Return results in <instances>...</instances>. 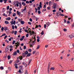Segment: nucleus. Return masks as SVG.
Segmentation results:
<instances>
[{
	"label": "nucleus",
	"instance_id": "1",
	"mask_svg": "<svg viewBox=\"0 0 74 74\" xmlns=\"http://www.w3.org/2000/svg\"><path fill=\"white\" fill-rule=\"evenodd\" d=\"M9 49H10L9 46H8L7 47L5 48V51L6 52H8V51H9Z\"/></svg>",
	"mask_w": 74,
	"mask_h": 74
},
{
	"label": "nucleus",
	"instance_id": "2",
	"mask_svg": "<svg viewBox=\"0 0 74 74\" xmlns=\"http://www.w3.org/2000/svg\"><path fill=\"white\" fill-rule=\"evenodd\" d=\"M27 10V8L26 7H25L23 9H21V11H22L21 12H23L24 11H25V10Z\"/></svg>",
	"mask_w": 74,
	"mask_h": 74
},
{
	"label": "nucleus",
	"instance_id": "3",
	"mask_svg": "<svg viewBox=\"0 0 74 74\" xmlns=\"http://www.w3.org/2000/svg\"><path fill=\"white\" fill-rule=\"evenodd\" d=\"M54 5L53 6V8L54 9H56V3H54L53 4Z\"/></svg>",
	"mask_w": 74,
	"mask_h": 74
},
{
	"label": "nucleus",
	"instance_id": "4",
	"mask_svg": "<svg viewBox=\"0 0 74 74\" xmlns=\"http://www.w3.org/2000/svg\"><path fill=\"white\" fill-rule=\"evenodd\" d=\"M17 14L19 16H21V12H19V11H17Z\"/></svg>",
	"mask_w": 74,
	"mask_h": 74
},
{
	"label": "nucleus",
	"instance_id": "5",
	"mask_svg": "<svg viewBox=\"0 0 74 74\" xmlns=\"http://www.w3.org/2000/svg\"><path fill=\"white\" fill-rule=\"evenodd\" d=\"M69 37L70 38H73L74 37V35L73 34H72L71 35H70L69 36Z\"/></svg>",
	"mask_w": 74,
	"mask_h": 74
},
{
	"label": "nucleus",
	"instance_id": "6",
	"mask_svg": "<svg viewBox=\"0 0 74 74\" xmlns=\"http://www.w3.org/2000/svg\"><path fill=\"white\" fill-rule=\"evenodd\" d=\"M13 56H15V55H17V53L16 51H14L13 52Z\"/></svg>",
	"mask_w": 74,
	"mask_h": 74
},
{
	"label": "nucleus",
	"instance_id": "7",
	"mask_svg": "<svg viewBox=\"0 0 74 74\" xmlns=\"http://www.w3.org/2000/svg\"><path fill=\"white\" fill-rule=\"evenodd\" d=\"M14 66H15V67L17 69L18 68V64H14Z\"/></svg>",
	"mask_w": 74,
	"mask_h": 74
},
{
	"label": "nucleus",
	"instance_id": "8",
	"mask_svg": "<svg viewBox=\"0 0 74 74\" xmlns=\"http://www.w3.org/2000/svg\"><path fill=\"white\" fill-rule=\"evenodd\" d=\"M21 23L22 25H24V24H25V22L21 21Z\"/></svg>",
	"mask_w": 74,
	"mask_h": 74
},
{
	"label": "nucleus",
	"instance_id": "9",
	"mask_svg": "<svg viewBox=\"0 0 74 74\" xmlns=\"http://www.w3.org/2000/svg\"><path fill=\"white\" fill-rule=\"evenodd\" d=\"M35 41H36V40H35L32 41V45H34V44H35Z\"/></svg>",
	"mask_w": 74,
	"mask_h": 74
},
{
	"label": "nucleus",
	"instance_id": "10",
	"mask_svg": "<svg viewBox=\"0 0 74 74\" xmlns=\"http://www.w3.org/2000/svg\"><path fill=\"white\" fill-rule=\"evenodd\" d=\"M19 8H21V7H22V4H21V3H19Z\"/></svg>",
	"mask_w": 74,
	"mask_h": 74
},
{
	"label": "nucleus",
	"instance_id": "11",
	"mask_svg": "<svg viewBox=\"0 0 74 74\" xmlns=\"http://www.w3.org/2000/svg\"><path fill=\"white\" fill-rule=\"evenodd\" d=\"M5 23L6 24V25H7V24H8L9 23V22L8 21H5Z\"/></svg>",
	"mask_w": 74,
	"mask_h": 74
},
{
	"label": "nucleus",
	"instance_id": "12",
	"mask_svg": "<svg viewBox=\"0 0 74 74\" xmlns=\"http://www.w3.org/2000/svg\"><path fill=\"white\" fill-rule=\"evenodd\" d=\"M22 5H23V6H25V5H26V4H25V2H22Z\"/></svg>",
	"mask_w": 74,
	"mask_h": 74
},
{
	"label": "nucleus",
	"instance_id": "13",
	"mask_svg": "<svg viewBox=\"0 0 74 74\" xmlns=\"http://www.w3.org/2000/svg\"><path fill=\"white\" fill-rule=\"evenodd\" d=\"M8 29V28L7 27H4V30H5V31H6Z\"/></svg>",
	"mask_w": 74,
	"mask_h": 74
},
{
	"label": "nucleus",
	"instance_id": "14",
	"mask_svg": "<svg viewBox=\"0 0 74 74\" xmlns=\"http://www.w3.org/2000/svg\"><path fill=\"white\" fill-rule=\"evenodd\" d=\"M6 20H7V21H10V20H11V18L10 17H9L8 18H6Z\"/></svg>",
	"mask_w": 74,
	"mask_h": 74
},
{
	"label": "nucleus",
	"instance_id": "15",
	"mask_svg": "<svg viewBox=\"0 0 74 74\" xmlns=\"http://www.w3.org/2000/svg\"><path fill=\"white\" fill-rule=\"evenodd\" d=\"M32 61V60L30 59L29 60V63L28 64V65H29L30 64V63H31V62Z\"/></svg>",
	"mask_w": 74,
	"mask_h": 74
},
{
	"label": "nucleus",
	"instance_id": "16",
	"mask_svg": "<svg viewBox=\"0 0 74 74\" xmlns=\"http://www.w3.org/2000/svg\"><path fill=\"white\" fill-rule=\"evenodd\" d=\"M22 55L24 57H25V56H26V55H25V53H22Z\"/></svg>",
	"mask_w": 74,
	"mask_h": 74
},
{
	"label": "nucleus",
	"instance_id": "17",
	"mask_svg": "<svg viewBox=\"0 0 74 74\" xmlns=\"http://www.w3.org/2000/svg\"><path fill=\"white\" fill-rule=\"evenodd\" d=\"M55 70V68L53 67H51L50 69V70Z\"/></svg>",
	"mask_w": 74,
	"mask_h": 74
},
{
	"label": "nucleus",
	"instance_id": "18",
	"mask_svg": "<svg viewBox=\"0 0 74 74\" xmlns=\"http://www.w3.org/2000/svg\"><path fill=\"white\" fill-rule=\"evenodd\" d=\"M18 68L20 70H22V66H19V67H18Z\"/></svg>",
	"mask_w": 74,
	"mask_h": 74
},
{
	"label": "nucleus",
	"instance_id": "19",
	"mask_svg": "<svg viewBox=\"0 0 74 74\" xmlns=\"http://www.w3.org/2000/svg\"><path fill=\"white\" fill-rule=\"evenodd\" d=\"M11 58V56H8V60H10V59Z\"/></svg>",
	"mask_w": 74,
	"mask_h": 74
},
{
	"label": "nucleus",
	"instance_id": "20",
	"mask_svg": "<svg viewBox=\"0 0 74 74\" xmlns=\"http://www.w3.org/2000/svg\"><path fill=\"white\" fill-rule=\"evenodd\" d=\"M19 59H20V60H22V58H23L22 57V56H19Z\"/></svg>",
	"mask_w": 74,
	"mask_h": 74
},
{
	"label": "nucleus",
	"instance_id": "21",
	"mask_svg": "<svg viewBox=\"0 0 74 74\" xmlns=\"http://www.w3.org/2000/svg\"><path fill=\"white\" fill-rule=\"evenodd\" d=\"M28 51L29 52H32V49H28Z\"/></svg>",
	"mask_w": 74,
	"mask_h": 74
},
{
	"label": "nucleus",
	"instance_id": "22",
	"mask_svg": "<svg viewBox=\"0 0 74 74\" xmlns=\"http://www.w3.org/2000/svg\"><path fill=\"white\" fill-rule=\"evenodd\" d=\"M60 16H64V15H65L64 14H60Z\"/></svg>",
	"mask_w": 74,
	"mask_h": 74
},
{
	"label": "nucleus",
	"instance_id": "23",
	"mask_svg": "<svg viewBox=\"0 0 74 74\" xmlns=\"http://www.w3.org/2000/svg\"><path fill=\"white\" fill-rule=\"evenodd\" d=\"M3 1L4 2V3H7V0H3Z\"/></svg>",
	"mask_w": 74,
	"mask_h": 74
},
{
	"label": "nucleus",
	"instance_id": "24",
	"mask_svg": "<svg viewBox=\"0 0 74 74\" xmlns=\"http://www.w3.org/2000/svg\"><path fill=\"white\" fill-rule=\"evenodd\" d=\"M28 53H29V52H28V51H26L25 52V54H26V55H27V54H28Z\"/></svg>",
	"mask_w": 74,
	"mask_h": 74
},
{
	"label": "nucleus",
	"instance_id": "25",
	"mask_svg": "<svg viewBox=\"0 0 74 74\" xmlns=\"http://www.w3.org/2000/svg\"><path fill=\"white\" fill-rule=\"evenodd\" d=\"M9 9H10V6H8L7 7V10H8Z\"/></svg>",
	"mask_w": 74,
	"mask_h": 74
},
{
	"label": "nucleus",
	"instance_id": "26",
	"mask_svg": "<svg viewBox=\"0 0 74 74\" xmlns=\"http://www.w3.org/2000/svg\"><path fill=\"white\" fill-rule=\"evenodd\" d=\"M40 45H38L36 49H39V48H40Z\"/></svg>",
	"mask_w": 74,
	"mask_h": 74
},
{
	"label": "nucleus",
	"instance_id": "27",
	"mask_svg": "<svg viewBox=\"0 0 74 74\" xmlns=\"http://www.w3.org/2000/svg\"><path fill=\"white\" fill-rule=\"evenodd\" d=\"M25 74H28L27 73V70H25Z\"/></svg>",
	"mask_w": 74,
	"mask_h": 74
},
{
	"label": "nucleus",
	"instance_id": "28",
	"mask_svg": "<svg viewBox=\"0 0 74 74\" xmlns=\"http://www.w3.org/2000/svg\"><path fill=\"white\" fill-rule=\"evenodd\" d=\"M26 49V46H24V50H25V49Z\"/></svg>",
	"mask_w": 74,
	"mask_h": 74
},
{
	"label": "nucleus",
	"instance_id": "29",
	"mask_svg": "<svg viewBox=\"0 0 74 74\" xmlns=\"http://www.w3.org/2000/svg\"><path fill=\"white\" fill-rule=\"evenodd\" d=\"M0 69H1V70H3V69H4V68H3V66H1L0 67Z\"/></svg>",
	"mask_w": 74,
	"mask_h": 74
},
{
	"label": "nucleus",
	"instance_id": "30",
	"mask_svg": "<svg viewBox=\"0 0 74 74\" xmlns=\"http://www.w3.org/2000/svg\"><path fill=\"white\" fill-rule=\"evenodd\" d=\"M31 55V54H30V53H28L27 55V56L29 57V56H30Z\"/></svg>",
	"mask_w": 74,
	"mask_h": 74
},
{
	"label": "nucleus",
	"instance_id": "31",
	"mask_svg": "<svg viewBox=\"0 0 74 74\" xmlns=\"http://www.w3.org/2000/svg\"><path fill=\"white\" fill-rule=\"evenodd\" d=\"M44 34V31H42V32L41 33V34L42 35H43Z\"/></svg>",
	"mask_w": 74,
	"mask_h": 74
},
{
	"label": "nucleus",
	"instance_id": "32",
	"mask_svg": "<svg viewBox=\"0 0 74 74\" xmlns=\"http://www.w3.org/2000/svg\"><path fill=\"white\" fill-rule=\"evenodd\" d=\"M16 33H17V31H14V35H16Z\"/></svg>",
	"mask_w": 74,
	"mask_h": 74
},
{
	"label": "nucleus",
	"instance_id": "33",
	"mask_svg": "<svg viewBox=\"0 0 74 74\" xmlns=\"http://www.w3.org/2000/svg\"><path fill=\"white\" fill-rule=\"evenodd\" d=\"M49 68H50V65L49 64L48 66V70H49Z\"/></svg>",
	"mask_w": 74,
	"mask_h": 74
},
{
	"label": "nucleus",
	"instance_id": "34",
	"mask_svg": "<svg viewBox=\"0 0 74 74\" xmlns=\"http://www.w3.org/2000/svg\"><path fill=\"white\" fill-rule=\"evenodd\" d=\"M31 33L32 32H31V31H29V34L31 35V36H32V34Z\"/></svg>",
	"mask_w": 74,
	"mask_h": 74
},
{
	"label": "nucleus",
	"instance_id": "35",
	"mask_svg": "<svg viewBox=\"0 0 74 74\" xmlns=\"http://www.w3.org/2000/svg\"><path fill=\"white\" fill-rule=\"evenodd\" d=\"M16 16V13H14L13 14V16Z\"/></svg>",
	"mask_w": 74,
	"mask_h": 74
},
{
	"label": "nucleus",
	"instance_id": "36",
	"mask_svg": "<svg viewBox=\"0 0 74 74\" xmlns=\"http://www.w3.org/2000/svg\"><path fill=\"white\" fill-rule=\"evenodd\" d=\"M15 40H13V41L12 42V44L14 45V44H15Z\"/></svg>",
	"mask_w": 74,
	"mask_h": 74
},
{
	"label": "nucleus",
	"instance_id": "37",
	"mask_svg": "<svg viewBox=\"0 0 74 74\" xmlns=\"http://www.w3.org/2000/svg\"><path fill=\"white\" fill-rule=\"evenodd\" d=\"M29 34H26V37H29Z\"/></svg>",
	"mask_w": 74,
	"mask_h": 74
},
{
	"label": "nucleus",
	"instance_id": "38",
	"mask_svg": "<svg viewBox=\"0 0 74 74\" xmlns=\"http://www.w3.org/2000/svg\"><path fill=\"white\" fill-rule=\"evenodd\" d=\"M19 62V60H17L16 61V63H18V62Z\"/></svg>",
	"mask_w": 74,
	"mask_h": 74
},
{
	"label": "nucleus",
	"instance_id": "39",
	"mask_svg": "<svg viewBox=\"0 0 74 74\" xmlns=\"http://www.w3.org/2000/svg\"><path fill=\"white\" fill-rule=\"evenodd\" d=\"M16 22V21H15V20H14L13 22V25H15V23Z\"/></svg>",
	"mask_w": 74,
	"mask_h": 74
},
{
	"label": "nucleus",
	"instance_id": "40",
	"mask_svg": "<svg viewBox=\"0 0 74 74\" xmlns=\"http://www.w3.org/2000/svg\"><path fill=\"white\" fill-rule=\"evenodd\" d=\"M38 14H41V11H38Z\"/></svg>",
	"mask_w": 74,
	"mask_h": 74
},
{
	"label": "nucleus",
	"instance_id": "41",
	"mask_svg": "<svg viewBox=\"0 0 74 74\" xmlns=\"http://www.w3.org/2000/svg\"><path fill=\"white\" fill-rule=\"evenodd\" d=\"M47 6V5L46 4H45L44 5V7L43 8H46V7Z\"/></svg>",
	"mask_w": 74,
	"mask_h": 74
},
{
	"label": "nucleus",
	"instance_id": "42",
	"mask_svg": "<svg viewBox=\"0 0 74 74\" xmlns=\"http://www.w3.org/2000/svg\"><path fill=\"white\" fill-rule=\"evenodd\" d=\"M40 7H38V10H40Z\"/></svg>",
	"mask_w": 74,
	"mask_h": 74
},
{
	"label": "nucleus",
	"instance_id": "43",
	"mask_svg": "<svg viewBox=\"0 0 74 74\" xmlns=\"http://www.w3.org/2000/svg\"><path fill=\"white\" fill-rule=\"evenodd\" d=\"M28 24H29L30 25H31L32 24V23H31V22H28Z\"/></svg>",
	"mask_w": 74,
	"mask_h": 74
},
{
	"label": "nucleus",
	"instance_id": "44",
	"mask_svg": "<svg viewBox=\"0 0 74 74\" xmlns=\"http://www.w3.org/2000/svg\"><path fill=\"white\" fill-rule=\"evenodd\" d=\"M12 29H15V27H14V25H13L12 26Z\"/></svg>",
	"mask_w": 74,
	"mask_h": 74
},
{
	"label": "nucleus",
	"instance_id": "45",
	"mask_svg": "<svg viewBox=\"0 0 74 74\" xmlns=\"http://www.w3.org/2000/svg\"><path fill=\"white\" fill-rule=\"evenodd\" d=\"M13 22H13V21L10 22V23L12 25H13V24H14Z\"/></svg>",
	"mask_w": 74,
	"mask_h": 74
},
{
	"label": "nucleus",
	"instance_id": "46",
	"mask_svg": "<svg viewBox=\"0 0 74 74\" xmlns=\"http://www.w3.org/2000/svg\"><path fill=\"white\" fill-rule=\"evenodd\" d=\"M26 3L27 4H29V1H26Z\"/></svg>",
	"mask_w": 74,
	"mask_h": 74
},
{
	"label": "nucleus",
	"instance_id": "47",
	"mask_svg": "<svg viewBox=\"0 0 74 74\" xmlns=\"http://www.w3.org/2000/svg\"><path fill=\"white\" fill-rule=\"evenodd\" d=\"M7 37H8V36L7 35L5 36V37L4 38V39H6V38H7Z\"/></svg>",
	"mask_w": 74,
	"mask_h": 74
},
{
	"label": "nucleus",
	"instance_id": "48",
	"mask_svg": "<svg viewBox=\"0 0 74 74\" xmlns=\"http://www.w3.org/2000/svg\"><path fill=\"white\" fill-rule=\"evenodd\" d=\"M4 29V28L3 27H2L1 28V30L3 31Z\"/></svg>",
	"mask_w": 74,
	"mask_h": 74
},
{
	"label": "nucleus",
	"instance_id": "49",
	"mask_svg": "<svg viewBox=\"0 0 74 74\" xmlns=\"http://www.w3.org/2000/svg\"><path fill=\"white\" fill-rule=\"evenodd\" d=\"M4 10V8H3L2 10V12H5V10Z\"/></svg>",
	"mask_w": 74,
	"mask_h": 74
},
{
	"label": "nucleus",
	"instance_id": "50",
	"mask_svg": "<svg viewBox=\"0 0 74 74\" xmlns=\"http://www.w3.org/2000/svg\"><path fill=\"white\" fill-rule=\"evenodd\" d=\"M29 21L30 22H32V21H33V20H32V18H30L29 19Z\"/></svg>",
	"mask_w": 74,
	"mask_h": 74
},
{
	"label": "nucleus",
	"instance_id": "51",
	"mask_svg": "<svg viewBox=\"0 0 74 74\" xmlns=\"http://www.w3.org/2000/svg\"><path fill=\"white\" fill-rule=\"evenodd\" d=\"M12 60H10L9 61V63L10 64H11V63H12Z\"/></svg>",
	"mask_w": 74,
	"mask_h": 74
},
{
	"label": "nucleus",
	"instance_id": "52",
	"mask_svg": "<svg viewBox=\"0 0 74 74\" xmlns=\"http://www.w3.org/2000/svg\"><path fill=\"white\" fill-rule=\"evenodd\" d=\"M12 50H13V49H10V52H11L12 51Z\"/></svg>",
	"mask_w": 74,
	"mask_h": 74
},
{
	"label": "nucleus",
	"instance_id": "53",
	"mask_svg": "<svg viewBox=\"0 0 74 74\" xmlns=\"http://www.w3.org/2000/svg\"><path fill=\"white\" fill-rule=\"evenodd\" d=\"M18 22H21V19H20V18L18 19Z\"/></svg>",
	"mask_w": 74,
	"mask_h": 74
},
{
	"label": "nucleus",
	"instance_id": "54",
	"mask_svg": "<svg viewBox=\"0 0 74 74\" xmlns=\"http://www.w3.org/2000/svg\"><path fill=\"white\" fill-rule=\"evenodd\" d=\"M19 52H20L19 50H17V52H16L18 53H19Z\"/></svg>",
	"mask_w": 74,
	"mask_h": 74
},
{
	"label": "nucleus",
	"instance_id": "55",
	"mask_svg": "<svg viewBox=\"0 0 74 74\" xmlns=\"http://www.w3.org/2000/svg\"><path fill=\"white\" fill-rule=\"evenodd\" d=\"M24 31L25 32H28V31L27 29H25L24 30Z\"/></svg>",
	"mask_w": 74,
	"mask_h": 74
},
{
	"label": "nucleus",
	"instance_id": "56",
	"mask_svg": "<svg viewBox=\"0 0 74 74\" xmlns=\"http://www.w3.org/2000/svg\"><path fill=\"white\" fill-rule=\"evenodd\" d=\"M2 36H5V35H6V34H5V33H3V34H2Z\"/></svg>",
	"mask_w": 74,
	"mask_h": 74
},
{
	"label": "nucleus",
	"instance_id": "57",
	"mask_svg": "<svg viewBox=\"0 0 74 74\" xmlns=\"http://www.w3.org/2000/svg\"><path fill=\"white\" fill-rule=\"evenodd\" d=\"M9 47L10 48H13L14 47L13 46H12L11 45H10V46Z\"/></svg>",
	"mask_w": 74,
	"mask_h": 74
},
{
	"label": "nucleus",
	"instance_id": "58",
	"mask_svg": "<svg viewBox=\"0 0 74 74\" xmlns=\"http://www.w3.org/2000/svg\"><path fill=\"white\" fill-rule=\"evenodd\" d=\"M18 73H21L22 72H21V70H19L18 71Z\"/></svg>",
	"mask_w": 74,
	"mask_h": 74
},
{
	"label": "nucleus",
	"instance_id": "59",
	"mask_svg": "<svg viewBox=\"0 0 74 74\" xmlns=\"http://www.w3.org/2000/svg\"><path fill=\"white\" fill-rule=\"evenodd\" d=\"M21 38L23 39H24V38H25V36H22V37H21Z\"/></svg>",
	"mask_w": 74,
	"mask_h": 74
},
{
	"label": "nucleus",
	"instance_id": "60",
	"mask_svg": "<svg viewBox=\"0 0 74 74\" xmlns=\"http://www.w3.org/2000/svg\"><path fill=\"white\" fill-rule=\"evenodd\" d=\"M12 8H10L9 9V10L11 11H12Z\"/></svg>",
	"mask_w": 74,
	"mask_h": 74
},
{
	"label": "nucleus",
	"instance_id": "61",
	"mask_svg": "<svg viewBox=\"0 0 74 74\" xmlns=\"http://www.w3.org/2000/svg\"><path fill=\"white\" fill-rule=\"evenodd\" d=\"M19 45H16V47H19Z\"/></svg>",
	"mask_w": 74,
	"mask_h": 74
},
{
	"label": "nucleus",
	"instance_id": "62",
	"mask_svg": "<svg viewBox=\"0 0 74 74\" xmlns=\"http://www.w3.org/2000/svg\"><path fill=\"white\" fill-rule=\"evenodd\" d=\"M29 3H30L31 4H32V1L31 0L29 1Z\"/></svg>",
	"mask_w": 74,
	"mask_h": 74
},
{
	"label": "nucleus",
	"instance_id": "63",
	"mask_svg": "<svg viewBox=\"0 0 74 74\" xmlns=\"http://www.w3.org/2000/svg\"><path fill=\"white\" fill-rule=\"evenodd\" d=\"M23 64H24V65H25V64H26V63H25V62H23Z\"/></svg>",
	"mask_w": 74,
	"mask_h": 74
},
{
	"label": "nucleus",
	"instance_id": "64",
	"mask_svg": "<svg viewBox=\"0 0 74 74\" xmlns=\"http://www.w3.org/2000/svg\"><path fill=\"white\" fill-rule=\"evenodd\" d=\"M64 32H66V31H67V29H64Z\"/></svg>",
	"mask_w": 74,
	"mask_h": 74
}]
</instances>
